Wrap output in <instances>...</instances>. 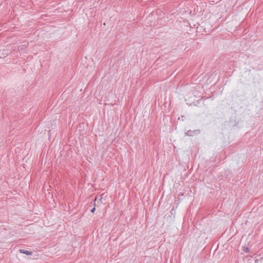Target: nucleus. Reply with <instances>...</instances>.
Returning a JSON list of instances; mask_svg holds the SVG:
<instances>
[{
  "label": "nucleus",
  "mask_w": 263,
  "mask_h": 263,
  "mask_svg": "<svg viewBox=\"0 0 263 263\" xmlns=\"http://www.w3.org/2000/svg\"><path fill=\"white\" fill-rule=\"evenodd\" d=\"M19 251L21 253L25 254H26V255H30L32 254V252H30V251H27V250H24V249H20L19 250Z\"/></svg>",
  "instance_id": "obj_2"
},
{
  "label": "nucleus",
  "mask_w": 263,
  "mask_h": 263,
  "mask_svg": "<svg viewBox=\"0 0 263 263\" xmlns=\"http://www.w3.org/2000/svg\"><path fill=\"white\" fill-rule=\"evenodd\" d=\"M200 133L199 130H189L185 133V135L189 136H193L195 135H197Z\"/></svg>",
  "instance_id": "obj_1"
},
{
  "label": "nucleus",
  "mask_w": 263,
  "mask_h": 263,
  "mask_svg": "<svg viewBox=\"0 0 263 263\" xmlns=\"http://www.w3.org/2000/svg\"><path fill=\"white\" fill-rule=\"evenodd\" d=\"M8 52H7L6 53H5V54L2 53V55H3L4 57H6L8 55Z\"/></svg>",
  "instance_id": "obj_3"
},
{
  "label": "nucleus",
  "mask_w": 263,
  "mask_h": 263,
  "mask_svg": "<svg viewBox=\"0 0 263 263\" xmlns=\"http://www.w3.org/2000/svg\"><path fill=\"white\" fill-rule=\"evenodd\" d=\"M95 210H96L95 208V207H94V208H93L91 210V212L93 213V212H95Z\"/></svg>",
  "instance_id": "obj_5"
},
{
  "label": "nucleus",
  "mask_w": 263,
  "mask_h": 263,
  "mask_svg": "<svg viewBox=\"0 0 263 263\" xmlns=\"http://www.w3.org/2000/svg\"><path fill=\"white\" fill-rule=\"evenodd\" d=\"M244 251H245L246 252L248 253V252H249V251H250V249H249L248 248H246L244 250Z\"/></svg>",
  "instance_id": "obj_4"
}]
</instances>
